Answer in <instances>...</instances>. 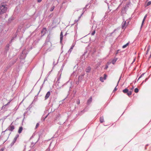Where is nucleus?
<instances>
[{
    "mask_svg": "<svg viewBox=\"0 0 151 151\" xmlns=\"http://www.w3.org/2000/svg\"><path fill=\"white\" fill-rule=\"evenodd\" d=\"M7 9V5L4 3H2L0 5V14L5 13Z\"/></svg>",
    "mask_w": 151,
    "mask_h": 151,
    "instance_id": "f257e3e1",
    "label": "nucleus"
},
{
    "mask_svg": "<svg viewBox=\"0 0 151 151\" xmlns=\"http://www.w3.org/2000/svg\"><path fill=\"white\" fill-rule=\"evenodd\" d=\"M14 129V126L12 125V123L9 127L6 129L5 131L7 130H9L11 132L13 131Z\"/></svg>",
    "mask_w": 151,
    "mask_h": 151,
    "instance_id": "f03ea898",
    "label": "nucleus"
},
{
    "mask_svg": "<svg viewBox=\"0 0 151 151\" xmlns=\"http://www.w3.org/2000/svg\"><path fill=\"white\" fill-rule=\"evenodd\" d=\"M94 26V27H95V29H93V32L91 33V35H94L95 34V32H96V24H93V26H92V30H93V27Z\"/></svg>",
    "mask_w": 151,
    "mask_h": 151,
    "instance_id": "7ed1b4c3",
    "label": "nucleus"
},
{
    "mask_svg": "<svg viewBox=\"0 0 151 151\" xmlns=\"http://www.w3.org/2000/svg\"><path fill=\"white\" fill-rule=\"evenodd\" d=\"M85 74L84 73H82L78 77V81H81L83 79Z\"/></svg>",
    "mask_w": 151,
    "mask_h": 151,
    "instance_id": "20e7f679",
    "label": "nucleus"
},
{
    "mask_svg": "<svg viewBox=\"0 0 151 151\" xmlns=\"http://www.w3.org/2000/svg\"><path fill=\"white\" fill-rule=\"evenodd\" d=\"M50 95V91H48L46 93V95L45 97V100H47L49 97Z\"/></svg>",
    "mask_w": 151,
    "mask_h": 151,
    "instance_id": "39448f33",
    "label": "nucleus"
},
{
    "mask_svg": "<svg viewBox=\"0 0 151 151\" xmlns=\"http://www.w3.org/2000/svg\"><path fill=\"white\" fill-rule=\"evenodd\" d=\"M19 136V135L18 134H17L16 136L11 144L12 145H13L15 143V142L16 141L17 138Z\"/></svg>",
    "mask_w": 151,
    "mask_h": 151,
    "instance_id": "423d86ee",
    "label": "nucleus"
},
{
    "mask_svg": "<svg viewBox=\"0 0 151 151\" xmlns=\"http://www.w3.org/2000/svg\"><path fill=\"white\" fill-rule=\"evenodd\" d=\"M46 28H44L41 31V33L43 35H44L46 33Z\"/></svg>",
    "mask_w": 151,
    "mask_h": 151,
    "instance_id": "0eeeda50",
    "label": "nucleus"
},
{
    "mask_svg": "<svg viewBox=\"0 0 151 151\" xmlns=\"http://www.w3.org/2000/svg\"><path fill=\"white\" fill-rule=\"evenodd\" d=\"M147 17V15L146 14L144 17V18L143 19V20L142 21V24H141V27H142L143 25V24L145 20V19H146V18Z\"/></svg>",
    "mask_w": 151,
    "mask_h": 151,
    "instance_id": "6e6552de",
    "label": "nucleus"
},
{
    "mask_svg": "<svg viewBox=\"0 0 151 151\" xmlns=\"http://www.w3.org/2000/svg\"><path fill=\"white\" fill-rule=\"evenodd\" d=\"M63 33L62 32H61L60 35V43H61L63 39Z\"/></svg>",
    "mask_w": 151,
    "mask_h": 151,
    "instance_id": "1a4fd4ad",
    "label": "nucleus"
},
{
    "mask_svg": "<svg viewBox=\"0 0 151 151\" xmlns=\"http://www.w3.org/2000/svg\"><path fill=\"white\" fill-rule=\"evenodd\" d=\"M91 70V68L89 66L87 67L86 70V71L87 73H89Z\"/></svg>",
    "mask_w": 151,
    "mask_h": 151,
    "instance_id": "9d476101",
    "label": "nucleus"
},
{
    "mask_svg": "<svg viewBox=\"0 0 151 151\" xmlns=\"http://www.w3.org/2000/svg\"><path fill=\"white\" fill-rule=\"evenodd\" d=\"M126 21L123 22L122 23V29H124L126 26Z\"/></svg>",
    "mask_w": 151,
    "mask_h": 151,
    "instance_id": "9b49d317",
    "label": "nucleus"
},
{
    "mask_svg": "<svg viewBox=\"0 0 151 151\" xmlns=\"http://www.w3.org/2000/svg\"><path fill=\"white\" fill-rule=\"evenodd\" d=\"M74 45H72L70 48V49L68 50V53L70 54L71 51H72L73 47H74Z\"/></svg>",
    "mask_w": 151,
    "mask_h": 151,
    "instance_id": "f8f14e48",
    "label": "nucleus"
},
{
    "mask_svg": "<svg viewBox=\"0 0 151 151\" xmlns=\"http://www.w3.org/2000/svg\"><path fill=\"white\" fill-rule=\"evenodd\" d=\"M92 101V98L91 97L88 100L87 102V104L88 105L90 104Z\"/></svg>",
    "mask_w": 151,
    "mask_h": 151,
    "instance_id": "ddd939ff",
    "label": "nucleus"
},
{
    "mask_svg": "<svg viewBox=\"0 0 151 151\" xmlns=\"http://www.w3.org/2000/svg\"><path fill=\"white\" fill-rule=\"evenodd\" d=\"M121 76L119 78V81H118V82H117V85L116 86L115 88H114L113 91V92H115V91H116V90H117V88H116V87L118 85V84H119V81L120 80V79H121Z\"/></svg>",
    "mask_w": 151,
    "mask_h": 151,
    "instance_id": "4468645a",
    "label": "nucleus"
},
{
    "mask_svg": "<svg viewBox=\"0 0 151 151\" xmlns=\"http://www.w3.org/2000/svg\"><path fill=\"white\" fill-rule=\"evenodd\" d=\"M117 58H114V59L112 60V64H114V63H115L116 62V61H117Z\"/></svg>",
    "mask_w": 151,
    "mask_h": 151,
    "instance_id": "2eb2a0df",
    "label": "nucleus"
},
{
    "mask_svg": "<svg viewBox=\"0 0 151 151\" xmlns=\"http://www.w3.org/2000/svg\"><path fill=\"white\" fill-rule=\"evenodd\" d=\"M23 130V128L22 127H19V129L18 131V132L19 133H20L22 132V131Z\"/></svg>",
    "mask_w": 151,
    "mask_h": 151,
    "instance_id": "dca6fc26",
    "label": "nucleus"
},
{
    "mask_svg": "<svg viewBox=\"0 0 151 151\" xmlns=\"http://www.w3.org/2000/svg\"><path fill=\"white\" fill-rule=\"evenodd\" d=\"M128 91H129L128 90L127 88H126L124 89L122 91L124 93H127V92Z\"/></svg>",
    "mask_w": 151,
    "mask_h": 151,
    "instance_id": "f3484780",
    "label": "nucleus"
},
{
    "mask_svg": "<svg viewBox=\"0 0 151 151\" xmlns=\"http://www.w3.org/2000/svg\"><path fill=\"white\" fill-rule=\"evenodd\" d=\"M100 122L101 123H102L104 122V119L103 116L101 117L100 119Z\"/></svg>",
    "mask_w": 151,
    "mask_h": 151,
    "instance_id": "a211bd4d",
    "label": "nucleus"
},
{
    "mask_svg": "<svg viewBox=\"0 0 151 151\" xmlns=\"http://www.w3.org/2000/svg\"><path fill=\"white\" fill-rule=\"evenodd\" d=\"M132 92L131 91H128L127 93V94L128 96H129L132 94Z\"/></svg>",
    "mask_w": 151,
    "mask_h": 151,
    "instance_id": "6ab92c4d",
    "label": "nucleus"
},
{
    "mask_svg": "<svg viewBox=\"0 0 151 151\" xmlns=\"http://www.w3.org/2000/svg\"><path fill=\"white\" fill-rule=\"evenodd\" d=\"M129 43L128 42V43H127L125 45H124L122 46V48H125L129 45Z\"/></svg>",
    "mask_w": 151,
    "mask_h": 151,
    "instance_id": "aec40b11",
    "label": "nucleus"
},
{
    "mask_svg": "<svg viewBox=\"0 0 151 151\" xmlns=\"http://www.w3.org/2000/svg\"><path fill=\"white\" fill-rule=\"evenodd\" d=\"M55 7L54 6H52L50 8V11L51 12L54 9Z\"/></svg>",
    "mask_w": 151,
    "mask_h": 151,
    "instance_id": "412c9836",
    "label": "nucleus"
},
{
    "mask_svg": "<svg viewBox=\"0 0 151 151\" xmlns=\"http://www.w3.org/2000/svg\"><path fill=\"white\" fill-rule=\"evenodd\" d=\"M139 91V89L137 88H136L134 89V92L135 93H137Z\"/></svg>",
    "mask_w": 151,
    "mask_h": 151,
    "instance_id": "4be33fe9",
    "label": "nucleus"
},
{
    "mask_svg": "<svg viewBox=\"0 0 151 151\" xmlns=\"http://www.w3.org/2000/svg\"><path fill=\"white\" fill-rule=\"evenodd\" d=\"M104 79L103 78L101 77L100 78V81H101L102 82H104Z\"/></svg>",
    "mask_w": 151,
    "mask_h": 151,
    "instance_id": "5701e85b",
    "label": "nucleus"
},
{
    "mask_svg": "<svg viewBox=\"0 0 151 151\" xmlns=\"http://www.w3.org/2000/svg\"><path fill=\"white\" fill-rule=\"evenodd\" d=\"M89 5H90V4H89V3L87 4L86 6H85V8H84V9H88V8H89L90 7V6H88H88H89Z\"/></svg>",
    "mask_w": 151,
    "mask_h": 151,
    "instance_id": "b1692460",
    "label": "nucleus"
},
{
    "mask_svg": "<svg viewBox=\"0 0 151 151\" xmlns=\"http://www.w3.org/2000/svg\"><path fill=\"white\" fill-rule=\"evenodd\" d=\"M151 4V1H149L147 3L146 5L147 6H148L150 5Z\"/></svg>",
    "mask_w": 151,
    "mask_h": 151,
    "instance_id": "393cba45",
    "label": "nucleus"
},
{
    "mask_svg": "<svg viewBox=\"0 0 151 151\" xmlns=\"http://www.w3.org/2000/svg\"><path fill=\"white\" fill-rule=\"evenodd\" d=\"M77 103L78 104L80 103V100L78 99H77L76 101Z\"/></svg>",
    "mask_w": 151,
    "mask_h": 151,
    "instance_id": "a878e982",
    "label": "nucleus"
},
{
    "mask_svg": "<svg viewBox=\"0 0 151 151\" xmlns=\"http://www.w3.org/2000/svg\"><path fill=\"white\" fill-rule=\"evenodd\" d=\"M144 73H143L142 74L141 76H140L139 77V78H138V80L139 78H140L141 77H142L144 75Z\"/></svg>",
    "mask_w": 151,
    "mask_h": 151,
    "instance_id": "bb28decb",
    "label": "nucleus"
},
{
    "mask_svg": "<svg viewBox=\"0 0 151 151\" xmlns=\"http://www.w3.org/2000/svg\"><path fill=\"white\" fill-rule=\"evenodd\" d=\"M107 77V76L106 74H104V80L106 79Z\"/></svg>",
    "mask_w": 151,
    "mask_h": 151,
    "instance_id": "cd10ccee",
    "label": "nucleus"
},
{
    "mask_svg": "<svg viewBox=\"0 0 151 151\" xmlns=\"http://www.w3.org/2000/svg\"><path fill=\"white\" fill-rule=\"evenodd\" d=\"M108 68V65H106L105 68H104V69L106 70Z\"/></svg>",
    "mask_w": 151,
    "mask_h": 151,
    "instance_id": "c85d7f7f",
    "label": "nucleus"
},
{
    "mask_svg": "<svg viewBox=\"0 0 151 151\" xmlns=\"http://www.w3.org/2000/svg\"><path fill=\"white\" fill-rule=\"evenodd\" d=\"M39 125V123H37L36 126V128H37V127H38Z\"/></svg>",
    "mask_w": 151,
    "mask_h": 151,
    "instance_id": "c756f323",
    "label": "nucleus"
},
{
    "mask_svg": "<svg viewBox=\"0 0 151 151\" xmlns=\"http://www.w3.org/2000/svg\"><path fill=\"white\" fill-rule=\"evenodd\" d=\"M147 79H148V78H146L145 81H143V82H142V83H141V84H142L144 82H145L147 81Z\"/></svg>",
    "mask_w": 151,
    "mask_h": 151,
    "instance_id": "7c9ffc66",
    "label": "nucleus"
},
{
    "mask_svg": "<svg viewBox=\"0 0 151 151\" xmlns=\"http://www.w3.org/2000/svg\"><path fill=\"white\" fill-rule=\"evenodd\" d=\"M9 45H8L6 46V50H8V49H9Z\"/></svg>",
    "mask_w": 151,
    "mask_h": 151,
    "instance_id": "2f4dec72",
    "label": "nucleus"
},
{
    "mask_svg": "<svg viewBox=\"0 0 151 151\" xmlns=\"http://www.w3.org/2000/svg\"><path fill=\"white\" fill-rule=\"evenodd\" d=\"M149 51V49L147 50L146 52V55H147L148 54Z\"/></svg>",
    "mask_w": 151,
    "mask_h": 151,
    "instance_id": "473e14b6",
    "label": "nucleus"
},
{
    "mask_svg": "<svg viewBox=\"0 0 151 151\" xmlns=\"http://www.w3.org/2000/svg\"><path fill=\"white\" fill-rule=\"evenodd\" d=\"M42 0H37V2L38 3H40L42 1Z\"/></svg>",
    "mask_w": 151,
    "mask_h": 151,
    "instance_id": "72a5a7b5",
    "label": "nucleus"
},
{
    "mask_svg": "<svg viewBox=\"0 0 151 151\" xmlns=\"http://www.w3.org/2000/svg\"><path fill=\"white\" fill-rule=\"evenodd\" d=\"M110 63L109 62H108L106 64L107 65H108V66L109 65V64Z\"/></svg>",
    "mask_w": 151,
    "mask_h": 151,
    "instance_id": "f704fd0d",
    "label": "nucleus"
},
{
    "mask_svg": "<svg viewBox=\"0 0 151 151\" xmlns=\"http://www.w3.org/2000/svg\"><path fill=\"white\" fill-rule=\"evenodd\" d=\"M4 149L2 148H1V149L0 150V151H3Z\"/></svg>",
    "mask_w": 151,
    "mask_h": 151,
    "instance_id": "c9c22d12",
    "label": "nucleus"
},
{
    "mask_svg": "<svg viewBox=\"0 0 151 151\" xmlns=\"http://www.w3.org/2000/svg\"><path fill=\"white\" fill-rule=\"evenodd\" d=\"M48 114L45 117V118H44V120L47 117V116H48Z\"/></svg>",
    "mask_w": 151,
    "mask_h": 151,
    "instance_id": "e433bc0d",
    "label": "nucleus"
},
{
    "mask_svg": "<svg viewBox=\"0 0 151 151\" xmlns=\"http://www.w3.org/2000/svg\"><path fill=\"white\" fill-rule=\"evenodd\" d=\"M7 68H5L4 70V71H6L7 70Z\"/></svg>",
    "mask_w": 151,
    "mask_h": 151,
    "instance_id": "4c0bfd02",
    "label": "nucleus"
},
{
    "mask_svg": "<svg viewBox=\"0 0 151 151\" xmlns=\"http://www.w3.org/2000/svg\"><path fill=\"white\" fill-rule=\"evenodd\" d=\"M67 34V33H66L65 35L64 36H66V35Z\"/></svg>",
    "mask_w": 151,
    "mask_h": 151,
    "instance_id": "58836bf2",
    "label": "nucleus"
},
{
    "mask_svg": "<svg viewBox=\"0 0 151 151\" xmlns=\"http://www.w3.org/2000/svg\"><path fill=\"white\" fill-rule=\"evenodd\" d=\"M148 145H147L146 146H145V147H146L147 146H148Z\"/></svg>",
    "mask_w": 151,
    "mask_h": 151,
    "instance_id": "ea45409f",
    "label": "nucleus"
},
{
    "mask_svg": "<svg viewBox=\"0 0 151 151\" xmlns=\"http://www.w3.org/2000/svg\"><path fill=\"white\" fill-rule=\"evenodd\" d=\"M9 103V102L8 103V104Z\"/></svg>",
    "mask_w": 151,
    "mask_h": 151,
    "instance_id": "a19ab883",
    "label": "nucleus"
},
{
    "mask_svg": "<svg viewBox=\"0 0 151 151\" xmlns=\"http://www.w3.org/2000/svg\"><path fill=\"white\" fill-rule=\"evenodd\" d=\"M84 9H83V10H84Z\"/></svg>",
    "mask_w": 151,
    "mask_h": 151,
    "instance_id": "79ce46f5",
    "label": "nucleus"
},
{
    "mask_svg": "<svg viewBox=\"0 0 151 151\" xmlns=\"http://www.w3.org/2000/svg\"><path fill=\"white\" fill-rule=\"evenodd\" d=\"M9 20H10V19H9Z\"/></svg>",
    "mask_w": 151,
    "mask_h": 151,
    "instance_id": "37998d69",
    "label": "nucleus"
}]
</instances>
